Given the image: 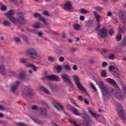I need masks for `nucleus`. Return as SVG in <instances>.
Listing matches in <instances>:
<instances>
[{
  "instance_id": "obj_1",
  "label": "nucleus",
  "mask_w": 126,
  "mask_h": 126,
  "mask_svg": "<svg viewBox=\"0 0 126 126\" xmlns=\"http://www.w3.org/2000/svg\"><path fill=\"white\" fill-rule=\"evenodd\" d=\"M97 84L102 90V96L104 99L108 98V96H111V94H112V95H114L117 99L124 100V96L122 95L121 91H117V90L115 89H111V91H109L108 88L105 86L104 82L102 81L98 82Z\"/></svg>"
},
{
  "instance_id": "obj_2",
  "label": "nucleus",
  "mask_w": 126,
  "mask_h": 126,
  "mask_svg": "<svg viewBox=\"0 0 126 126\" xmlns=\"http://www.w3.org/2000/svg\"><path fill=\"white\" fill-rule=\"evenodd\" d=\"M13 14H14V10L13 9L10 10L5 13L6 16H7L13 23L15 24L16 22L20 23V24H24V23H25V19L24 17H23V13L22 12H17V14L19 16L16 19L13 17Z\"/></svg>"
},
{
  "instance_id": "obj_3",
  "label": "nucleus",
  "mask_w": 126,
  "mask_h": 126,
  "mask_svg": "<svg viewBox=\"0 0 126 126\" xmlns=\"http://www.w3.org/2000/svg\"><path fill=\"white\" fill-rule=\"evenodd\" d=\"M66 108L67 110L72 112L74 115H75V116H81L82 119L85 120V121H88L90 120L89 118V116L87 115V113H86V111H85L84 109L82 110V113H81L80 112H79L78 109L75 108L73 106H71V105L70 104H67L66 105Z\"/></svg>"
},
{
  "instance_id": "obj_4",
  "label": "nucleus",
  "mask_w": 126,
  "mask_h": 126,
  "mask_svg": "<svg viewBox=\"0 0 126 126\" xmlns=\"http://www.w3.org/2000/svg\"><path fill=\"white\" fill-rule=\"evenodd\" d=\"M35 94V92L32 90L30 86H26L22 92V95L24 98H27V97H33Z\"/></svg>"
},
{
  "instance_id": "obj_5",
  "label": "nucleus",
  "mask_w": 126,
  "mask_h": 126,
  "mask_svg": "<svg viewBox=\"0 0 126 126\" xmlns=\"http://www.w3.org/2000/svg\"><path fill=\"white\" fill-rule=\"evenodd\" d=\"M27 54L32 60H37L40 57L37 51L34 48L29 49L27 51Z\"/></svg>"
},
{
  "instance_id": "obj_6",
  "label": "nucleus",
  "mask_w": 126,
  "mask_h": 126,
  "mask_svg": "<svg viewBox=\"0 0 126 126\" xmlns=\"http://www.w3.org/2000/svg\"><path fill=\"white\" fill-rule=\"evenodd\" d=\"M117 110L118 111V114L120 119L124 123H126V112L123 110V107L121 104L118 105L117 106Z\"/></svg>"
},
{
  "instance_id": "obj_7",
  "label": "nucleus",
  "mask_w": 126,
  "mask_h": 126,
  "mask_svg": "<svg viewBox=\"0 0 126 126\" xmlns=\"http://www.w3.org/2000/svg\"><path fill=\"white\" fill-rule=\"evenodd\" d=\"M0 73L5 76H15V72L12 70H10L6 72L4 66L0 65Z\"/></svg>"
},
{
  "instance_id": "obj_8",
  "label": "nucleus",
  "mask_w": 126,
  "mask_h": 126,
  "mask_svg": "<svg viewBox=\"0 0 126 126\" xmlns=\"http://www.w3.org/2000/svg\"><path fill=\"white\" fill-rule=\"evenodd\" d=\"M73 79L79 90L84 92V93H86V89L83 87L82 84L79 81V77L76 75H74Z\"/></svg>"
},
{
  "instance_id": "obj_9",
  "label": "nucleus",
  "mask_w": 126,
  "mask_h": 126,
  "mask_svg": "<svg viewBox=\"0 0 126 126\" xmlns=\"http://www.w3.org/2000/svg\"><path fill=\"white\" fill-rule=\"evenodd\" d=\"M61 77L63 81L66 82L71 88H72V82H71V81L69 79V76L68 75L63 74L62 75Z\"/></svg>"
},
{
  "instance_id": "obj_10",
  "label": "nucleus",
  "mask_w": 126,
  "mask_h": 126,
  "mask_svg": "<svg viewBox=\"0 0 126 126\" xmlns=\"http://www.w3.org/2000/svg\"><path fill=\"white\" fill-rule=\"evenodd\" d=\"M109 70L110 72L112 73V74L114 75V76H118V75H119L118 71V68H116L113 65L109 66Z\"/></svg>"
},
{
  "instance_id": "obj_11",
  "label": "nucleus",
  "mask_w": 126,
  "mask_h": 126,
  "mask_svg": "<svg viewBox=\"0 0 126 126\" xmlns=\"http://www.w3.org/2000/svg\"><path fill=\"white\" fill-rule=\"evenodd\" d=\"M63 8L64 10H71V9L73 8L71 2H70V1H67L64 4Z\"/></svg>"
},
{
  "instance_id": "obj_12",
  "label": "nucleus",
  "mask_w": 126,
  "mask_h": 126,
  "mask_svg": "<svg viewBox=\"0 0 126 126\" xmlns=\"http://www.w3.org/2000/svg\"><path fill=\"white\" fill-rule=\"evenodd\" d=\"M20 84H21V82L16 81L15 84L13 85L11 87V91L13 93H15L18 87H19Z\"/></svg>"
},
{
  "instance_id": "obj_13",
  "label": "nucleus",
  "mask_w": 126,
  "mask_h": 126,
  "mask_svg": "<svg viewBox=\"0 0 126 126\" xmlns=\"http://www.w3.org/2000/svg\"><path fill=\"white\" fill-rule=\"evenodd\" d=\"M108 32V30L106 28H103L100 30L99 32V35L101 38H106L107 37V33Z\"/></svg>"
},
{
  "instance_id": "obj_14",
  "label": "nucleus",
  "mask_w": 126,
  "mask_h": 126,
  "mask_svg": "<svg viewBox=\"0 0 126 126\" xmlns=\"http://www.w3.org/2000/svg\"><path fill=\"white\" fill-rule=\"evenodd\" d=\"M48 79V80H55V81H60V77L56 75H51L49 76H47L44 78H42V79Z\"/></svg>"
},
{
  "instance_id": "obj_15",
  "label": "nucleus",
  "mask_w": 126,
  "mask_h": 126,
  "mask_svg": "<svg viewBox=\"0 0 126 126\" xmlns=\"http://www.w3.org/2000/svg\"><path fill=\"white\" fill-rule=\"evenodd\" d=\"M39 112L41 116H43V117H46L48 116V112L46 108L40 107Z\"/></svg>"
},
{
  "instance_id": "obj_16",
  "label": "nucleus",
  "mask_w": 126,
  "mask_h": 126,
  "mask_svg": "<svg viewBox=\"0 0 126 126\" xmlns=\"http://www.w3.org/2000/svg\"><path fill=\"white\" fill-rule=\"evenodd\" d=\"M33 16L36 18H38L39 17V19L41 20V21H42L44 23V24H46V20H45V18L42 17V16L41 15V14L39 13H35L33 14Z\"/></svg>"
},
{
  "instance_id": "obj_17",
  "label": "nucleus",
  "mask_w": 126,
  "mask_h": 126,
  "mask_svg": "<svg viewBox=\"0 0 126 126\" xmlns=\"http://www.w3.org/2000/svg\"><path fill=\"white\" fill-rule=\"evenodd\" d=\"M120 17L122 20V21L124 22V23H126V12H122L120 13Z\"/></svg>"
},
{
  "instance_id": "obj_18",
  "label": "nucleus",
  "mask_w": 126,
  "mask_h": 126,
  "mask_svg": "<svg viewBox=\"0 0 126 126\" xmlns=\"http://www.w3.org/2000/svg\"><path fill=\"white\" fill-rule=\"evenodd\" d=\"M26 77V73H25L24 71H22L19 75V79H21L22 80H24Z\"/></svg>"
},
{
  "instance_id": "obj_19",
  "label": "nucleus",
  "mask_w": 126,
  "mask_h": 126,
  "mask_svg": "<svg viewBox=\"0 0 126 126\" xmlns=\"http://www.w3.org/2000/svg\"><path fill=\"white\" fill-rule=\"evenodd\" d=\"M105 80L107 82H108L110 84H112L113 85H117V83H116V81H115V80L112 78H107Z\"/></svg>"
},
{
  "instance_id": "obj_20",
  "label": "nucleus",
  "mask_w": 126,
  "mask_h": 126,
  "mask_svg": "<svg viewBox=\"0 0 126 126\" xmlns=\"http://www.w3.org/2000/svg\"><path fill=\"white\" fill-rule=\"evenodd\" d=\"M54 106L59 111H61V110H63V106H62V105H61V104L59 103H55L54 104Z\"/></svg>"
},
{
  "instance_id": "obj_21",
  "label": "nucleus",
  "mask_w": 126,
  "mask_h": 126,
  "mask_svg": "<svg viewBox=\"0 0 126 126\" xmlns=\"http://www.w3.org/2000/svg\"><path fill=\"white\" fill-rule=\"evenodd\" d=\"M31 119L32 120V121H33V122H34V123H35V124H37L38 125H40V126H42L43 124H44L43 121L39 119H36L33 118H32Z\"/></svg>"
},
{
  "instance_id": "obj_22",
  "label": "nucleus",
  "mask_w": 126,
  "mask_h": 126,
  "mask_svg": "<svg viewBox=\"0 0 126 126\" xmlns=\"http://www.w3.org/2000/svg\"><path fill=\"white\" fill-rule=\"evenodd\" d=\"M94 15L96 18V22H99V21H100V18H101L100 15L98 14V13H97V11H94Z\"/></svg>"
},
{
  "instance_id": "obj_23",
  "label": "nucleus",
  "mask_w": 126,
  "mask_h": 126,
  "mask_svg": "<svg viewBox=\"0 0 126 126\" xmlns=\"http://www.w3.org/2000/svg\"><path fill=\"white\" fill-rule=\"evenodd\" d=\"M40 90H41V91H43L46 94H51V92H50V91L47 89V88H46L45 87H40Z\"/></svg>"
},
{
  "instance_id": "obj_24",
  "label": "nucleus",
  "mask_w": 126,
  "mask_h": 126,
  "mask_svg": "<svg viewBox=\"0 0 126 126\" xmlns=\"http://www.w3.org/2000/svg\"><path fill=\"white\" fill-rule=\"evenodd\" d=\"M89 112L90 114H91V115H92V117H93L94 118H96L99 117V116L98 115V114H97V113H95V112H93L92 111H91L90 109H89Z\"/></svg>"
},
{
  "instance_id": "obj_25",
  "label": "nucleus",
  "mask_w": 126,
  "mask_h": 126,
  "mask_svg": "<svg viewBox=\"0 0 126 126\" xmlns=\"http://www.w3.org/2000/svg\"><path fill=\"white\" fill-rule=\"evenodd\" d=\"M26 66L28 67H32L34 71H37V69H38V67L35 66L33 64H28L26 65Z\"/></svg>"
},
{
  "instance_id": "obj_26",
  "label": "nucleus",
  "mask_w": 126,
  "mask_h": 126,
  "mask_svg": "<svg viewBox=\"0 0 126 126\" xmlns=\"http://www.w3.org/2000/svg\"><path fill=\"white\" fill-rule=\"evenodd\" d=\"M33 27L35 29H39V28H40L41 27V24H40L39 22H36L33 24Z\"/></svg>"
},
{
  "instance_id": "obj_27",
  "label": "nucleus",
  "mask_w": 126,
  "mask_h": 126,
  "mask_svg": "<svg viewBox=\"0 0 126 126\" xmlns=\"http://www.w3.org/2000/svg\"><path fill=\"white\" fill-rule=\"evenodd\" d=\"M80 12L81 13H82L83 14H86L87 13H90V11H88L87 10H85V9H84V8H81L80 10Z\"/></svg>"
},
{
  "instance_id": "obj_28",
  "label": "nucleus",
  "mask_w": 126,
  "mask_h": 126,
  "mask_svg": "<svg viewBox=\"0 0 126 126\" xmlns=\"http://www.w3.org/2000/svg\"><path fill=\"white\" fill-rule=\"evenodd\" d=\"M89 121H86V122H88L86 123L85 126H92V125H93V122L91 121L90 117H89Z\"/></svg>"
},
{
  "instance_id": "obj_29",
  "label": "nucleus",
  "mask_w": 126,
  "mask_h": 126,
  "mask_svg": "<svg viewBox=\"0 0 126 126\" xmlns=\"http://www.w3.org/2000/svg\"><path fill=\"white\" fill-rule=\"evenodd\" d=\"M100 74L102 77H107V72L105 70H102Z\"/></svg>"
},
{
  "instance_id": "obj_30",
  "label": "nucleus",
  "mask_w": 126,
  "mask_h": 126,
  "mask_svg": "<svg viewBox=\"0 0 126 126\" xmlns=\"http://www.w3.org/2000/svg\"><path fill=\"white\" fill-rule=\"evenodd\" d=\"M73 28L75 30H79V29H80V26H79V25L78 24H75L73 25Z\"/></svg>"
},
{
  "instance_id": "obj_31",
  "label": "nucleus",
  "mask_w": 126,
  "mask_h": 126,
  "mask_svg": "<svg viewBox=\"0 0 126 126\" xmlns=\"http://www.w3.org/2000/svg\"><path fill=\"white\" fill-rule=\"evenodd\" d=\"M58 72H61L62 71V69H63V67L61 65H57L55 66Z\"/></svg>"
},
{
  "instance_id": "obj_32",
  "label": "nucleus",
  "mask_w": 126,
  "mask_h": 126,
  "mask_svg": "<svg viewBox=\"0 0 126 126\" xmlns=\"http://www.w3.org/2000/svg\"><path fill=\"white\" fill-rule=\"evenodd\" d=\"M115 58H116V55L113 53L110 54L108 56V59H109V60H114Z\"/></svg>"
},
{
  "instance_id": "obj_33",
  "label": "nucleus",
  "mask_w": 126,
  "mask_h": 126,
  "mask_svg": "<svg viewBox=\"0 0 126 126\" xmlns=\"http://www.w3.org/2000/svg\"><path fill=\"white\" fill-rule=\"evenodd\" d=\"M70 102L71 103H72V104H73V105H74L75 106H76V107H79V106H78V104H77V103L75 102V100L72 98H70Z\"/></svg>"
},
{
  "instance_id": "obj_34",
  "label": "nucleus",
  "mask_w": 126,
  "mask_h": 126,
  "mask_svg": "<svg viewBox=\"0 0 126 126\" xmlns=\"http://www.w3.org/2000/svg\"><path fill=\"white\" fill-rule=\"evenodd\" d=\"M56 52L58 55H62L63 51V49H57L56 50Z\"/></svg>"
},
{
  "instance_id": "obj_35",
  "label": "nucleus",
  "mask_w": 126,
  "mask_h": 126,
  "mask_svg": "<svg viewBox=\"0 0 126 126\" xmlns=\"http://www.w3.org/2000/svg\"><path fill=\"white\" fill-rule=\"evenodd\" d=\"M89 84L92 87V89H93V90H94V91L96 92V91H97V89H96V87H95V85H94V84L92 83H90Z\"/></svg>"
},
{
  "instance_id": "obj_36",
  "label": "nucleus",
  "mask_w": 126,
  "mask_h": 126,
  "mask_svg": "<svg viewBox=\"0 0 126 126\" xmlns=\"http://www.w3.org/2000/svg\"><path fill=\"white\" fill-rule=\"evenodd\" d=\"M89 84L92 87V89H93V90H94V91L96 92V91H97V89H96V87H95V85H94V84L92 83H90Z\"/></svg>"
},
{
  "instance_id": "obj_37",
  "label": "nucleus",
  "mask_w": 126,
  "mask_h": 126,
  "mask_svg": "<svg viewBox=\"0 0 126 126\" xmlns=\"http://www.w3.org/2000/svg\"><path fill=\"white\" fill-rule=\"evenodd\" d=\"M19 36L21 37L23 39V40H24V41L27 42L28 38H27V37H26V36L23 34H19Z\"/></svg>"
},
{
  "instance_id": "obj_38",
  "label": "nucleus",
  "mask_w": 126,
  "mask_h": 126,
  "mask_svg": "<svg viewBox=\"0 0 126 126\" xmlns=\"http://www.w3.org/2000/svg\"><path fill=\"white\" fill-rule=\"evenodd\" d=\"M94 9L97 11H102V10H103V7L100 6H95L94 7Z\"/></svg>"
},
{
  "instance_id": "obj_39",
  "label": "nucleus",
  "mask_w": 126,
  "mask_h": 126,
  "mask_svg": "<svg viewBox=\"0 0 126 126\" xmlns=\"http://www.w3.org/2000/svg\"><path fill=\"white\" fill-rule=\"evenodd\" d=\"M16 126H29V125H27L23 123H21V122L16 123Z\"/></svg>"
},
{
  "instance_id": "obj_40",
  "label": "nucleus",
  "mask_w": 126,
  "mask_h": 126,
  "mask_svg": "<svg viewBox=\"0 0 126 126\" xmlns=\"http://www.w3.org/2000/svg\"><path fill=\"white\" fill-rule=\"evenodd\" d=\"M3 24L4 26H10V23L7 21H5L3 23Z\"/></svg>"
},
{
  "instance_id": "obj_41",
  "label": "nucleus",
  "mask_w": 126,
  "mask_h": 126,
  "mask_svg": "<svg viewBox=\"0 0 126 126\" xmlns=\"http://www.w3.org/2000/svg\"><path fill=\"white\" fill-rule=\"evenodd\" d=\"M116 40L117 41H121L122 40V34H118L116 36Z\"/></svg>"
},
{
  "instance_id": "obj_42",
  "label": "nucleus",
  "mask_w": 126,
  "mask_h": 126,
  "mask_svg": "<svg viewBox=\"0 0 126 126\" xmlns=\"http://www.w3.org/2000/svg\"><path fill=\"white\" fill-rule=\"evenodd\" d=\"M14 39L15 42H16V43H20V42L21 41L20 40V38H19V37H14Z\"/></svg>"
},
{
  "instance_id": "obj_43",
  "label": "nucleus",
  "mask_w": 126,
  "mask_h": 126,
  "mask_svg": "<svg viewBox=\"0 0 126 126\" xmlns=\"http://www.w3.org/2000/svg\"><path fill=\"white\" fill-rule=\"evenodd\" d=\"M114 33H115V31H114V30L113 29H110L109 30V35H110L111 36H112V35H113V34H114Z\"/></svg>"
},
{
  "instance_id": "obj_44",
  "label": "nucleus",
  "mask_w": 126,
  "mask_h": 126,
  "mask_svg": "<svg viewBox=\"0 0 126 126\" xmlns=\"http://www.w3.org/2000/svg\"><path fill=\"white\" fill-rule=\"evenodd\" d=\"M119 32H124V31H126V28H121V26H119Z\"/></svg>"
},
{
  "instance_id": "obj_45",
  "label": "nucleus",
  "mask_w": 126,
  "mask_h": 126,
  "mask_svg": "<svg viewBox=\"0 0 126 126\" xmlns=\"http://www.w3.org/2000/svg\"><path fill=\"white\" fill-rule=\"evenodd\" d=\"M64 68L66 70H70V69H71V68H70V66H69V65H65Z\"/></svg>"
},
{
  "instance_id": "obj_46",
  "label": "nucleus",
  "mask_w": 126,
  "mask_h": 126,
  "mask_svg": "<svg viewBox=\"0 0 126 126\" xmlns=\"http://www.w3.org/2000/svg\"><path fill=\"white\" fill-rule=\"evenodd\" d=\"M48 61H49V62H55V59H54L52 56H50L48 57Z\"/></svg>"
},
{
  "instance_id": "obj_47",
  "label": "nucleus",
  "mask_w": 126,
  "mask_h": 126,
  "mask_svg": "<svg viewBox=\"0 0 126 126\" xmlns=\"http://www.w3.org/2000/svg\"><path fill=\"white\" fill-rule=\"evenodd\" d=\"M43 14H44V15H46V16H50V13H49V11H44L43 12Z\"/></svg>"
},
{
  "instance_id": "obj_48",
  "label": "nucleus",
  "mask_w": 126,
  "mask_h": 126,
  "mask_svg": "<svg viewBox=\"0 0 126 126\" xmlns=\"http://www.w3.org/2000/svg\"><path fill=\"white\" fill-rule=\"evenodd\" d=\"M32 110H36V111H38V107L37 105H33L32 106Z\"/></svg>"
},
{
  "instance_id": "obj_49",
  "label": "nucleus",
  "mask_w": 126,
  "mask_h": 126,
  "mask_svg": "<svg viewBox=\"0 0 126 126\" xmlns=\"http://www.w3.org/2000/svg\"><path fill=\"white\" fill-rule=\"evenodd\" d=\"M97 26L95 28V30H99V29H100V21H98V22H97Z\"/></svg>"
},
{
  "instance_id": "obj_50",
  "label": "nucleus",
  "mask_w": 126,
  "mask_h": 126,
  "mask_svg": "<svg viewBox=\"0 0 126 126\" xmlns=\"http://www.w3.org/2000/svg\"><path fill=\"white\" fill-rule=\"evenodd\" d=\"M102 67H106V66H107V65H108V63H107V62H103L102 63Z\"/></svg>"
},
{
  "instance_id": "obj_51",
  "label": "nucleus",
  "mask_w": 126,
  "mask_h": 126,
  "mask_svg": "<svg viewBox=\"0 0 126 126\" xmlns=\"http://www.w3.org/2000/svg\"><path fill=\"white\" fill-rule=\"evenodd\" d=\"M21 62L22 63H27V60L25 59H23L21 60Z\"/></svg>"
},
{
  "instance_id": "obj_52",
  "label": "nucleus",
  "mask_w": 126,
  "mask_h": 126,
  "mask_svg": "<svg viewBox=\"0 0 126 126\" xmlns=\"http://www.w3.org/2000/svg\"><path fill=\"white\" fill-rule=\"evenodd\" d=\"M123 45L124 46H126V36L123 39Z\"/></svg>"
},
{
  "instance_id": "obj_53",
  "label": "nucleus",
  "mask_w": 126,
  "mask_h": 126,
  "mask_svg": "<svg viewBox=\"0 0 126 126\" xmlns=\"http://www.w3.org/2000/svg\"><path fill=\"white\" fill-rule=\"evenodd\" d=\"M5 9H6V6H5L4 5H2L1 7V10L4 11V10H5Z\"/></svg>"
},
{
  "instance_id": "obj_54",
  "label": "nucleus",
  "mask_w": 126,
  "mask_h": 126,
  "mask_svg": "<svg viewBox=\"0 0 126 126\" xmlns=\"http://www.w3.org/2000/svg\"><path fill=\"white\" fill-rule=\"evenodd\" d=\"M85 19V17L84 16H81L80 17V20H81V21H83Z\"/></svg>"
},
{
  "instance_id": "obj_55",
  "label": "nucleus",
  "mask_w": 126,
  "mask_h": 126,
  "mask_svg": "<svg viewBox=\"0 0 126 126\" xmlns=\"http://www.w3.org/2000/svg\"><path fill=\"white\" fill-rule=\"evenodd\" d=\"M59 61L63 63V61H64V58H63V57H61L59 58Z\"/></svg>"
},
{
  "instance_id": "obj_56",
  "label": "nucleus",
  "mask_w": 126,
  "mask_h": 126,
  "mask_svg": "<svg viewBox=\"0 0 126 126\" xmlns=\"http://www.w3.org/2000/svg\"><path fill=\"white\" fill-rule=\"evenodd\" d=\"M51 87L52 88V90H55V89H57V85H54L53 86H51Z\"/></svg>"
},
{
  "instance_id": "obj_57",
  "label": "nucleus",
  "mask_w": 126,
  "mask_h": 126,
  "mask_svg": "<svg viewBox=\"0 0 126 126\" xmlns=\"http://www.w3.org/2000/svg\"><path fill=\"white\" fill-rule=\"evenodd\" d=\"M71 52H76L77 51V49L75 48H71Z\"/></svg>"
},
{
  "instance_id": "obj_58",
  "label": "nucleus",
  "mask_w": 126,
  "mask_h": 126,
  "mask_svg": "<svg viewBox=\"0 0 126 126\" xmlns=\"http://www.w3.org/2000/svg\"><path fill=\"white\" fill-rule=\"evenodd\" d=\"M78 98L79 100H80V101H81L83 100V97H82V96H81V95H79V96H78Z\"/></svg>"
},
{
  "instance_id": "obj_59",
  "label": "nucleus",
  "mask_w": 126,
  "mask_h": 126,
  "mask_svg": "<svg viewBox=\"0 0 126 126\" xmlns=\"http://www.w3.org/2000/svg\"><path fill=\"white\" fill-rule=\"evenodd\" d=\"M73 69L74 70H76L77 69V65H75L73 66Z\"/></svg>"
},
{
  "instance_id": "obj_60",
  "label": "nucleus",
  "mask_w": 126,
  "mask_h": 126,
  "mask_svg": "<svg viewBox=\"0 0 126 126\" xmlns=\"http://www.w3.org/2000/svg\"><path fill=\"white\" fill-rule=\"evenodd\" d=\"M84 102L87 105H88L89 104V101H88V100H87V99L86 98L85 99Z\"/></svg>"
},
{
  "instance_id": "obj_61",
  "label": "nucleus",
  "mask_w": 126,
  "mask_h": 126,
  "mask_svg": "<svg viewBox=\"0 0 126 126\" xmlns=\"http://www.w3.org/2000/svg\"><path fill=\"white\" fill-rule=\"evenodd\" d=\"M0 110H5V107L0 105Z\"/></svg>"
},
{
  "instance_id": "obj_62",
  "label": "nucleus",
  "mask_w": 126,
  "mask_h": 126,
  "mask_svg": "<svg viewBox=\"0 0 126 126\" xmlns=\"http://www.w3.org/2000/svg\"><path fill=\"white\" fill-rule=\"evenodd\" d=\"M111 15H112V12H108V13H107V16H111Z\"/></svg>"
},
{
  "instance_id": "obj_63",
  "label": "nucleus",
  "mask_w": 126,
  "mask_h": 126,
  "mask_svg": "<svg viewBox=\"0 0 126 126\" xmlns=\"http://www.w3.org/2000/svg\"><path fill=\"white\" fill-rule=\"evenodd\" d=\"M42 35H43V32H38V35L39 36V37H42Z\"/></svg>"
},
{
  "instance_id": "obj_64",
  "label": "nucleus",
  "mask_w": 126,
  "mask_h": 126,
  "mask_svg": "<svg viewBox=\"0 0 126 126\" xmlns=\"http://www.w3.org/2000/svg\"><path fill=\"white\" fill-rule=\"evenodd\" d=\"M0 118H3V114L0 113Z\"/></svg>"
}]
</instances>
